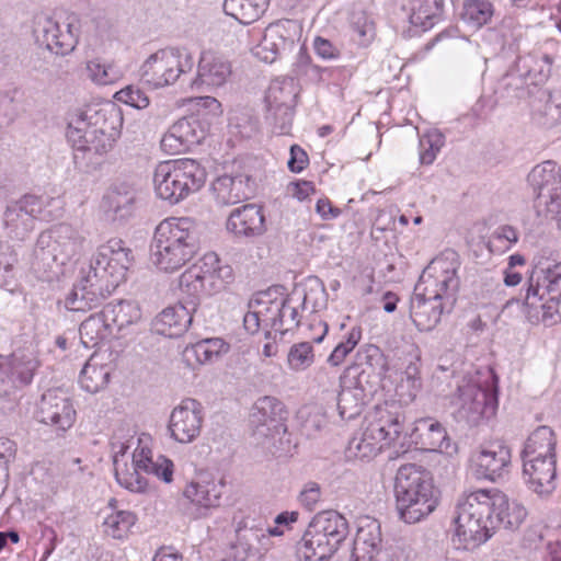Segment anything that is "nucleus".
Listing matches in <instances>:
<instances>
[{
    "label": "nucleus",
    "instance_id": "f257e3e1",
    "mask_svg": "<svg viewBox=\"0 0 561 561\" xmlns=\"http://www.w3.org/2000/svg\"><path fill=\"white\" fill-rule=\"evenodd\" d=\"M527 512L516 502H508L499 490L479 489L465 494L456 506V535L466 549L485 542L497 528L517 529Z\"/></svg>",
    "mask_w": 561,
    "mask_h": 561
},
{
    "label": "nucleus",
    "instance_id": "f03ea898",
    "mask_svg": "<svg viewBox=\"0 0 561 561\" xmlns=\"http://www.w3.org/2000/svg\"><path fill=\"white\" fill-rule=\"evenodd\" d=\"M116 114L106 110L87 108L68 125L67 137L73 144V156L77 168L90 173L101 165V160L90 154L102 156L108 152L116 140L117 130L114 127Z\"/></svg>",
    "mask_w": 561,
    "mask_h": 561
},
{
    "label": "nucleus",
    "instance_id": "7ed1b4c3",
    "mask_svg": "<svg viewBox=\"0 0 561 561\" xmlns=\"http://www.w3.org/2000/svg\"><path fill=\"white\" fill-rule=\"evenodd\" d=\"M203 225L190 217L169 218L156 228L150 245L152 263L164 272H174L198 252Z\"/></svg>",
    "mask_w": 561,
    "mask_h": 561
},
{
    "label": "nucleus",
    "instance_id": "20e7f679",
    "mask_svg": "<svg viewBox=\"0 0 561 561\" xmlns=\"http://www.w3.org/2000/svg\"><path fill=\"white\" fill-rule=\"evenodd\" d=\"M394 496L399 517L407 524H415L427 517L438 503L431 473L413 463L398 469Z\"/></svg>",
    "mask_w": 561,
    "mask_h": 561
},
{
    "label": "nucleus",
    "instance_id": "39448f33",
    "mask_svg": "<svg viewBox=\"0 0 561 561\" xmlns=\"http://www.w3.org/2000/svg\"><path fill=\"white\" fill-rule=\"evenodd\" d=\"M83 239L67 224H60L43 231L34 248V271L42 277L50 279L81 249Z\"/></svg>",
    "mask_w": 561,
    "mask_h": 561
},
{
    "label": "nucleus",
    "instance_id": "423d86ee",
    "mask_svg": "<svg viewBox=\"0 0 561 561\" xmlns=\"http://www.w3.org/2000/svg\"><path fill=\"white\" fill-rule=\"evenodd\" d=\"M206 181V170L194 159L160 162L153 174L157 195L171 204L197 192Z\"/></svg>",
    "mask_w": 561,
    "mask_h": 561
},
{
    "label": "nucleus",
    "instance_id": "0eeeda50",
    "mask_svg": "<svg viewBox=\"0 0 561 561\" xmlns=\"http://www.w3.org/2000/svg\"><path fill=\"white\" fill-rule=\"evenodd\" d=\"M348 531V523L339 512H320L310 522L299 552L307 560L313 557L319 561L328 560L346 539Z\"/></svg>",
    "mask_w": 561,
    "mask_h": 561
},
{
    "label": "nucleus",
    "instance_id": "6e6552de",
    "mask_svg": "<svg viewBox=\"0 0 561 561\" xmlns=\"http://www.w3.org/2000/svg\"><path fill=\"white\" fill-rule=\"evenodd\" d=\"M523 305L536 311H542V320L548 321L558 312L561 301V263L542 266L535 265L528 276Z\"/></svg>",
    "mask_w": 561,
    "mask_h": 561
},
{
    "label": "nucleus",
    "instance_id": "1a4fd4ad",
    "mask_svg": "<svg viewBox=\"0 0 561 561\" xmlns=\"http://www.w3.org/2000/svg\"><path fill=\"white\" fill-rule=\"evenodd\" d=\"M301 30L297 21L279 20L264 31L262 41L254 48V55L264 62L288 58L296 54Z\"/></svg>",
    "mask_w": 561,
    "mask_h": 561
},
{
    "label": "nucleus",
    "instance_id": "9d476101",
    "mask_svg": "<svg viewBox=\"0 0 561 561\" xmlns=\"http://www.w3.org/2000/svg\"><path fill=\"white\" fill-rule=\"evenodd\" d=\"M182 53L178 48H165L150 55L141 67V80L148 85L158 89L172 84L182 72L193 66V59L185 55V61L181 60Z\"/></svg>",
    "mask_w": 561,
    "mask_h": 561
},
{
    "label": "nucleus",
    "instance_id": "9b49d317",
    "mask_svg": "<svg viewBox=\"0 0 561 561\" xmlns=\"http://www.w3.org/2000/svg\"><path fill=\"white\" fill-rule=\"evenodd\" d=\"M33 33L38 45L60 56L71 53L78 43L72 22H67L61 27L57 21L45 15L36 19Z\"/></svg>",
    "mask_w": 561,
    "mask_h": 561
},
{
    "label": "nucleus",
    "instance_id": "f8f14e48",
    "mask_svg": "<svg viewBox=\"0 0 561 561\" xmlns=\"http://www.w3.org/2000/svg\"><path fill=\"white\" fill-rule=\"evenodd\" d=\"M287 415L285 405L277 398L265 396L257 399L250 415L253 434L259 437H268L285 433Z\"/></svg>",
    "mask_w": 561,
    "mask_h": 561
},
{
    "label": "nucleus",
    "instance_id": "ddd939ff",
    "mask_svg": "<svg viewBox=\"0 0 561 561\" xmlns=\"http://www.w3.org/2000/svg\"><path fill=\"white\" fill-rule=\"evenodd\" d=\"M203 420L202 404L193 398L183 399L170 415L171 437L182 444L193 442L201 433Z\"/></svg>",
    "mask_w": 561,
    "mask_h": 561
},
{
    "label": "nucleus",
    "instance_id": "4468645a",
    "mask_svg": "<svg viewBox=\"0 0 561 561\" xmlns=\"http://www.w3.org/2000/svg\"><path fill=\"white\" fill-rule=\"evenodd\" d=\"M37 415L42 423L65 432L73 425L77 413L65 391L49 389L42 394Z\"/></svg>",
    "mask_w": 561,
    "mask_h": 561
},
{
    "label": "nucleus",
    "instance_id": "2eb2a0df",
    "mask_svg": "<svg viewBox=\"0 0 561 561\" xmlns=\"http://www.w3.org/2000/svg\"><path fill=\"white\" fill-rule=\"evenodd\" d=\"M511 463V449L503 442L494 440L472 456V468L478 479L496 481Z\"/></svg>",
    "mask_w": 561,
    "mask_h": 561
},
{
    "label": "nucleus",
    "instance_id": "dca6fc26",
    "mask_svg": "<svg viewBox=\"0 0 561 561\" xmlns=\"http://www.w3.org/2000/svg\"><path fill=\"white\" fill-rule=\"evenodd\" d=\"M43 211V201L35 195H24L19 201L8 205L4 211V225L10 234L23 240L34 228V220Z\"/></svg>",
    "mask_w": 561,
    "mask_h": 561
},
{
    "label": "nucleus",
    "instance_id": "f3484780",
    "mask_svg": "<svg viewBox=\"0 0 561 561\" xmlns=\"http://www.w3.org/2000/svg\"><path fill=\"white\" fill-rule=\"evenodd\" d=\"M460 407L458 416L469 425H478L488 413L493 414L496 398L476 383H467L458 388Z\"/></svg>",
    "mask_w": 561,
    "mask_h": 561
},
{
    "label": "nucleus",
    "instance_id": "a211bd4d",
    "mask_svg": "<svg viewBox=\"0 0 561 561\" xmlns=\"http://www.w3.org/2000/svg\"><path fill=\"white\" fill-rule=\"evenodd\" d=\"M196 308L197 302L188 300L185 304L179 301L176 305L163 309L153 321L154 331L168 337L181 336L191 325Z\"/></svg>",
    "mask_w": 561,
    "mask_h": 561
},
{
    "label": "nucleus",
    "instance_id": "6ab92c4d",
    "mask_svg": "<svg viewBox=\"0 0 561 561\" xmlns=\"http://www.w3.org/2000/svg\"><path fill=\"white\" fill-rule=\"evenodd\" d=\"M443 299L439 291L426 296V293H420L419 285L415 286L410 302V317L420 331H431L439 322L444 311Z\"/></svg>",
    "mask_w": 561,
    "mask_h": 561
},
{
    "label": "nucleus",
    "instance_id": "aec40b11",
    "mask_svg": "<svg viewBox=\"0 0 561 561\" xmlns=\"http://www.w3.org/2000/svg\"><path fill=\"white\" fill-rule=\"evenodd\" d=\"M226 229L236 238L262 236L266 230L262 208L255 204H245L234 208L227 218Z\"/></svg>",
    "mask_w": 561,
    "mask_h": 561
},
{
    "label": "nucleus",
    "instance_id": "412c9836",
    "mask_svg": "<svg viewBox=\"0 0 561 561\" xmlns=\"http://www.w3.org/2000/svg\"><path fill=\"white\" fill-rule=\"evenodd\" d=\"M231 76V65L222 57L210 51L203 53L197 68V76L192 81L191 88L203 91L204 88L222 87Z\"/></svg>",
    "mask_w": 561,
    "mask_h": 561
},
{
    "label": "nucleus",
    "instance_id": "4be33fe9",
    "mask_svg": "<svg viewBox=\"0 0 561 561\" xmlns=\"http://www.w3.org/2000/svg\"><path fill=\"white\" fill-rule=\"evenodd\" d=\"M523 461V474L529 488L540 495L551 493L556 488V457L530 456Z\"/></svg>",
    "mask_w": 561,
    "mask_h": 561
},
{
    "label": "nucleus",
    "instance_id": "5701e85b",
    "mask_svg": "<svg viewBox=\"0 0 561 561\" xmlns=\"http://www.w3.org/2000/svg\"><path fill=\"white\" fill-rule=\"evenodd\" d=\"M213 190L218 203L234 205L249 199L255 191V182L248 174H224L215 180Z\"/></svg>",
    "mask_w": 561,
    "mask_h": 561
},
{
    "label": "nucleus",
    "instance_id": "b1692460",
    "mask_svg": "<svg viewBox=\"0 0 561 561\" xmlns=\"http://www.w3.org/2000/svg\"><path fill=\"white\" fill-rule=\"evenodd\" d=\"M528 182L533 187L536 195L535 206L551 195L559 192L561 188V174L557 163L551 160L543 161L536 165L528 174Z\"/></svg>",
    "mask_w": 561,
    "mask_h": 561
},
{
    "label": "nucleus",
    "instance_id": "393cba45",
    "mask_svg": "<svg viewBox=\"0 0 561 561\" xmlns=\"http://www.w3.org/2000/svg\"><path fill=\"white\" fill-rule=\"evenodd\" d=\"M382 424L370 422L360 436L353 437L348 443V454L360 460H369L376 457L383 446L385 440Z\"/></svg>",
    "mask_w": 561,
    "mask_h": 561
},
{
    "label": "nucleus",
    "instance_id": "a878e982",
    "mask_svg": "<svg viewBox=\"0 0 561 561\" xmlns=\"http://www.w3.org/2000/svg\"><path fill=\"white\" fill-rule=\"evenodd\" d=\"M380 524L376 519L368 520L357 530L354 549L353 561H370L376 558L381 548Z\"/></svg>",
    "mask_w": 561,
    "mask_h": 561
},
{
    "label": "nucleus",
    "instance_id": "bb28decb",
    "mask_svg": "<svg viewBox=\"0 0 561 561\" xmlns=\"http://www.w3.org/2000/svg\"><path fill=\"white\" fill-rule=\"evenodd\" d=\"M135 198L134 191L128 186L116 185L103 197L102 207L111 220H123L133 214Z\"/></svg>",
    "mask_w": 561,
    "mask_h": 561
},
{
    "label": "nucleus",
    "instance_id": "cd10ccee",
    "mask_svg": "<svg viewBox=\"0 0 561 561\" xmlns=\"http://www.w3.org/2000/svg\"><path fill=\"white\" fill-rule=\"evenodd\" d=\"M411 437L424 449L437 450L448 446L447 433L443 425L433 419H420L415 422Z\"/></svg>",
    "mask_w": 561,
    "mask_h": 561
},
{
    "label": "nucleus",
    "instance_id": "c85d7f7f",
    "mask_svg": "<svg viewBox=\"0 0 561 561\" xmlns=\"http://www.w3.org/2000/svg\"><path fill=\"white\" fill-rule=\"evenodd\" d=\"M79 332L82 344L88 348H93L115 335L103 309L82 321Z\"/></svg>",
    "mask_w": 561,
    "mask_h": 561
},
{
    "label": "nucleus",
    "instance_id": "c756f323",
    "mask_svg": "<svg viewBox=\"0 0 561 561\" xmlns=\"http://www.w3.org/2000/svg\"><path fill=\"white\" fill-rule=\"evenodd\" d=\"M299 89L291 77L276 78L267 89L265 101L267 107H295Z\"/></svg>",
    "mask_w": 561,
    "mask_h": 561
},
{
    "label": "nucleus",
    "instance_id": "7c9ffc66",
    "mask_svg": "<svg viewBox=\"0 0 561 561\" xmlns=\"http://www.w3.org/2000/svg\"><path fill=\"white\" fill-rule=\"evenodd\" d=\"M556 437L546 425L538 426L527 438L522 451V459L531 457H556Z\"/></svg>",
    "mask_w": 561,
    "mask_h": 561
},
{
    "label": "nucleus",
    "instance_id": "2f4dec72",
    "mask_svg": "<svg viewBox=\"0 0 561 561\" xmlns=\"http://www.w3.org/2000/svg\"><path fill=\"white\" fill-rule=\"evenodd\" d=\"M103 311L113 328L114 334L138 321L141 317L138 305L130 300L110 302L103 308Z\"/></svg>",
    "mask_w": 561,
    "mask_h": 561
},
{
    "label": "nucleus",
    "instance_id": "473e14b6",
    "mask_svg": "<svg viewBox=\"0 0 561 561\" xmlns=\"http://www.w3.org/2000/svg\"><path fill=\"white\" fill-rule=\"evenodd\" d=\"M206 280L208 284L207 294L220 291L233 279V271L230 265H220L218 255L214 252L203 256Z\"/></svg>",
    "mask_w": 561,
    "mask_h": 561
},
{
    "label": "nucleus",
    "instance_id": "72a5a7b5",
    "mask_svg": "<svg viewBox=\"0 0 561 561\" xmlns=\"http://www.w3.org/2000/svg\"><path fill=\"white\" fill-rule=\"evenodd\" d=\"M270 0H226L225 12L241 24L256 21L266 10Z\"/></svg>",
    "mask_w": 561,
    "mask_h": 561
},
{
    "label": "nucleus",
    "instance_id": "f704fd0d",
    "mask_svg": "<svg viewBox=\"0 0 561 561\" xmlns=\"http://www.w3.org/2000/svg\"><path fill=\"white\" fill-rule=\"evenodd\" d=\"M443 13V0H414L410 22L426 31L434 26Z\"/></svg>",
    "mask_w": 561,
    "mask_h": 561
},
{
    "label": "nucleus",
    "instance_id": "c9c22d12",
    "mask_svg": "<svg viewBox=\"0 0 561 561\" xmlns=\"http://www.w3.org/2000/svg\"><path fill=\"white\" fill-rule=\"evenodd\" d=\"M368 396L362 388L344 387L337 394V410L342 420H353L358 416Z\"/></svg>",
    "mask_w": 561,
    "mask_h": 561
},
{
    "label": "nucleus",
    "instance_id": "e433bc0d",
    "mask_svg": "<svg viewBox=\"0 0 561 561\" xmlns=\"http://www.w3.org/2000/svg\"><path fill=\"white\" fill-rule=\"evenodd\" d=\"M149 454L150 450L146 451L144 448L139 454H134V465L142 471L152 473L162 481L170 483L173 476V462L162 455L158 456L157 460H152Z\"/></svg>",
    "mask_w": 561,
    "mask_h": 561
},
{
    "label": "nucleus",
    "instance_id": "4c0bfd02",
    "mask_svg": "<svg viewBox=\"0 0 561 561\" xmlns=\"http://www.w3.org/2000/svg\"><path fill=\"white\" fill-rule=\"evenodd\" d=\"M179 287L182 293L198 304V294L207 293L208 284L203 259L188 267L179 278Z\"/></svg>",
    "mask_w": 561,
    "mask_h": 561
},
{
    "label": "nucleus",
    "instance_id": "58836bf2",
    "mask_svg": "<svg viewBox=\"0 0 561 561\" xmlns=\"http://www.w3.org/2000/svg\"><path fill=\"white\" fill-rule=\"evenodd\" d=\"M10 373L22 385L31 383L34 373L38 367V360L34 352L28 350H19L11 354L9 358Z\"/></svg>",
    "mask_w": 561,
    "mask_h": 561
},
{
    "label": "nucleus",
    "instance_id": "ea45409f",
    "mask_svg": "<svg viewBox=\"0 0 561 561\" xmlns=\"http://www.w3.org/2000/svg\"><path fill=\"white\" fill-rule=\"evenodd\" d=\"M494 14L493 4L489 0H465L461 19L473 28L488 24Z\"/></svg>",
    "mask_w": 561,
    "mask_h": 561
},
{
    "label": "nucleus",
    "instance_id": "a19ab883",
    "mask_svg": "<svg viewBox=\"0 0 561 561\" xmlns=\"http://www.w3.org/2000/svg\"><path fill=\"white\" fill-rule=\"evenodd\" d=\"M173 134L180 139V144L191 147L199 145L205 136L206 129L195 116L182 117L173 125Z\"/></svg>",
    "mask_w": 561,
    "mask_h": 561
},
{
    "label": "nucleus",
    "instance_id": "79ce46f5",
    "mask_svg": "<svg viewBox=\"0 0 561 561\" xmlns=\"http://www.w3.org/2000/svg\"><path fill=\"white\" fill-rule=\"evenodd\" d=\"M110 375V369L106 366H99L90 360L83 366L79 382L85 391L95 393L107 385Z\"/></svg>",
    "mask_w": 561,
    "mask_h": 561
},
{
    "label": "nucleus",
    "instance_id": "37998d69",
    "mask_svg": "<svg viewBox=\"0 0 561 561\" xmlns=\"http://www.w3.org/2000/svg\"><path fill=\"white\" fill-rule=\"evenodd\" d=\"M290 298L287 296L276 306V314L266 318L264 321H270L272 329L280 332L282 334L299 325V314L296 307L289 305Z\"/></svg>",
    "mask_w": 561,
    "mask_h": 561
},
{
    "label": "nucleus",
    "instance_id": "c03bdc74",
    "mask_svg": "<svg viewBox=\"0 0 561 561\" xmlns=\"http://www.w3.org/2000/svg\"><path fill=\"white\" fill-rule=\"evenodd\" d=\"M106 296L87 290L84 286L75 285L65 300L66 308L71 311H85L99 306Z\"/></svg>",
    "mask_w": 561,
    "mask_h": 561
},
{
    "label": "nucleus",
    "instance_id": "a18cd8bd",
    "mask_svg": "<svg viewBox=\"0 0 561 561\" xmlns=\"http://www.w3.org/2000/svg\"><path fill=\"white\" fill-rule=\"evenodd\" d=\"M229 345L221 339H206L192 346L191 352L199 364L216 362L221 354L227 353Z\"/></svg>",
    "mask_w": 561,
    "mask_h": 561
},
{
    "label": "nucleus",
    "instance_id": "49530a36",
    "mask_svg": "<svg viewBox=\"0 0 561 561\" xmlns=\"http://www.w3.org/2000/svg\"><path fill=\"white\" fill-rule=\"evenodd\" d=\"M301 427L307 436H312L320 432L328 424L325 411L320 405L305 407L299 411Z\"/></svg>",
    "mask_w": 561,
    "mask_h": 561
},
{
    "label": "nucleus",
    "instance_id": "de8ad7c7",
    "mask_svg": "<svg viewBox=\"0 0 561 561\" xmlns=\"http://www.w3.org/2000/svg\"><path fill=\"white\" fill-rule=\"evenodd\" d=\"M357 366L362 369H371L374 371L386 373L388 371L387 359L380 348L376 345H367L363 351L357 354Z\"/></svg>",
    "mask_w": 561,
    "mask_h": 561
},
{
    "label": "nucleus",
    "instance_id": "09e8293b",
    "mask_svg": "<svg viewBox=\"0 0 561 561\" xmlns=\"http://www.w3.org/2000/svg\"><path fill=\"white\" fill-rule=\"evenodd\" d=\"M100 255H103L104 260L108 262L117 261L119 266L129 267L133 262L131 251L123 245L122 240L112 239L106 244L99 248Z\"/></svg>",
    "mask_w": 561,
    "mask_h": 561
},
{
    "label": "nucleus",
    "instance_id": "8fccbe9b",
    "mask_svg": "<svg viewBox=\"0 0 561 561\" xmlns=\"http://www.w3.org/2000/svg\"><path fill=\"white\" fill-rule=\"evenodd\" d=\"M288 365L294 370H302L313 363V350L309 342L294 344L287 356Z\"/></svg>",
    "mask_w": 561,
    "mask_h": 561
},
{
    "label": "nucleus",
    "instance_id": "3c124183",
    "mask_svg": "<svg viewBox=\"0 0 561 561\" xmlns=\"http://www.w3.org/2000/svg\"><path fill=\"white\" fill-rule=\"evenodd\" d=\"M444 146V136L439 131H431L420 138V162L421 164H431L436 158V153Z\"/></svg>",
    "mask_w": 561,
    "mask_h": 561
},
{
    "label": "nucleus",
    "instance_id": "603ef678",
    "mask_svg": "<svg viewBox=\"0 0 561 561\" xmlns=\"http://www.w3.org/2000/svg\"><path fill=\"white\" fill-rule=\"evenodd\" d=\"M98 273L102 274L103 277L110 279V282H116V287L119 283L125 279L127 267L119 266L117 261L108 262V260H104L103 255L98 253L94 263L91 264Z\"/></svg>",
    "mask_w": 561,
    "mask_h": 561
},
{
    "label": "nucleus",
    "instance_id": "864d4df0",
    "mask_svg": "<svg viewBox=\"0 0 561 561\" xmlns=\"http://www.w3.org/2000/svg\"><path fill=\"white\" fill-rule=\"evenodd\" d=\"M136 523V516L128 511H119L105 519V525L111 529L113 538H123L129 528Z\"/></svg>",
    "mask_w": 561,
    "mask_h": 561
},
{
    "label": "nucleus",
    "instance_id": "5fc2aeb1",
    "mask_svg": "<svg viewBox=\"0 0 561 561\" xmlns=\"http://www.w3.org/2000/svg\"><path fill=\"white\" fill-rule=\"evenodd\" d=\"M352 28L357 34L362 46H368L375 38V23L364 12L353 14Z\"/></svg>",
    "mask_w": 561,
    "mask_h": 561
},
{
    "label": "nucleus",
    "instance_id": "6e6d98bb",
    "mask_svg": "<svg viewBox=\"0 0 561 561\" xmlns=\"http://www.w3.org/2000/svg\"><path fill=\"white\" fill-rule=\"evenodd\" d=\"M267 119L273 125L274 131L288 134L294 119L295 107H267Z\"/></svg>",
    "mask_w": 561,
    "mask_h": 561
},
{
    "label": "nucleus",
    "instance_id": "4d7b16f0",
    "mask_svg": "<svg viewBox=\"0 0 561 561\" xmlns=\"http://www.w3.org/2000/svg\"><path fill=\"white\" fill-rule=\"evenodd\" d=\"M78 286L87 287V290L93 293H101L103 296H108L115 288L116 282H110L90 266V271L78 284Z\"/></svg>",
    "mask_w": 561,
    "mask_h": 561
},
{
    "label": "nucleus",
    "instance_id": "13d9d810",
    "mask_svg": "<svg viewBox=\"0 0 561 561\" xmlns=\"http://www.w3.org/2000/svg\"><path fill=\"white\" fill-rule=\"evenodd\" d=\"M404 417L402 414L396 412H386L380 416L376 424H382L385 440L387 444L396 440L403 431Z\"/></svg>",
    "mask_w": 561,
    "mask_h": 561
},
{
    "label": "nucleus",
    "instance_id": "bf43d9fd",
    "mask_svg": "<svg viewBox=\"0 0 561 561\" xmlns=\"http://www.w3.org/2000/svg\"><path fill=\"white\" fill-rule=\"evenodd\" d=\"M115 98L117 101L138 110L146 108L150 103L148 95L140 88L134 85L119 90Z\"/></svg>",
    "mask_w": 561,
    "mask_h": 561
},
{
    "label": "nucleus",
    "instance_id": "052dcab7",
    "mask_svg": "<svg viewBox=\"0 0 561 561\" xmlns=\"http://www.w3.org/2000/svg\"><path fill=\"white\" fill-rule=\"evenodd\" d=\"M385 377L386 373L362 368L357 374L354 387L362 388L366 396L371 397L374 392L380 387V383Z\"/></svg>",
    "mask_w": 561,
    "mask_h": 561
},
{
    "label": "nucleus",
    "instance_id": "680f3d73",
    "mask_svg": "<svg viewBox=\"0 0 561 561\" xmlns=\"http://www.w3.org/2000/svg\"><path fill=\"white\" fill-rule=\"evenodd\" d=\"M421 286L420 284H417ZM437 289L428 290L427 288L420 287V293H426V296H434L435 291H439L444 298H453L454 293L458 289L459 279L456 275V270L444 271L443 278L436 284Z\"/></svg>",
    "mask_w": 561,
    "mask_h": 561
},
{
    "label": "nucleus",
    "instance_id": "e2e57ef3",
    "mask_svg": "<svg viewBox=\"0 0 561 561\" xmlns=\"http://www.w3.org/2000/svg\"><path fill=\"white\" fill-rule=\"evenodd\" d=\"M140 468H137L134 465V471L121 474L117 470L115 471V477L117 482L130 490L131 492L145 493L148 490L149 482L146 478L140 474Z\"/></svg>",
    "mask_w": 561,
    "mask_h": 561
},
{
    "label": "nucleus",
    "instance_id": "0e129e2a",
    "mask_svg": "<svg viewBox=\"0 0 561 561\" xmlns=\"http://www.w3.org/2000/svg\"><path fill=\"white\" fill-rule=\"evenodd\" d=\"M535 207L539 215L545 213L546 216H550L552 219H556L561 228V188H559L558 193L551 195V198H547Z\"/></svg>",
    "mask_w": 561,
    "mask_h": 561
},
{
    "label": "nucleus",
    "instance_id": "69168bd1",
    "mask_svg": "<svg viewBox=\"0 0 561 561\" xmlns=\"http://www.w3.org/2000/svg\"><path fill=\"white\" fill-rule=\"evenodd\" d=\"M90 78L99 84H108L114 81L115 73L111 66H105L96 60H91L87 65Z\"/></svg>",
    "mask_w": 561,
    "mask_h": 561
},
{
    "label": "nucleus",
    "instance_id": "338daca9",
    "mask_svg": "<svg viewBox=\"0 0 561 561\" xmlns=\"http://www.w3.org/2000/svg\"><path fill=\"white\" fill-rule=\"evenodd\" d=\"M18 253L7 241H0V276L4 277L18 263Z\"/></svg>",
    "mask_w": 561,
    "mask_h": 561
},
{
    "label": "nucleus",
    "instance_id": "774afa93",
    "mask_svg": "<svg viewBox=\"0 0 561 561\" xmlns=\"http://www.w3.org/2000/svg\"><path fill=\"white\" fill-rule=\"evenodd\" d=\"M206 489L209 491L206 497V507L220 506L222 503V496L227 493V483L224 479L218 482L208 481L206 482Z\"/></svg>",
    "mask_w": 561,
    "mask_h": 561
}]
</instances>
